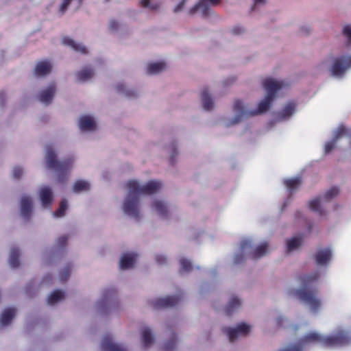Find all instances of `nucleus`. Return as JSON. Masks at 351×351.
I'll return each mask as SVG.
<instances>
[{
    "instance_id": "nucleus-10",
    "label": "nucleus",
    "mask_w": 351,
    "mask_h": 351,
    "mask_svg": "<svg viewBox=\"0 0 351 351\" xmlns=\"http://www.w3.org/2000/svg\"><path fill=\"white\" fill-rule=\"evenodd\" d=\"M219 1L220 0H200L198 3L190 9L189 13L191 14L199 13L204 16H207L211 12L210 8L217 5Z\"/></svg>"
},
{
    "instance_id": "nucleus-49",
    "label": "nucleus",
    "mask_w": 351,
    "mask_h": 351,
    "mask_svg": "<svg viewBox=\"0 0 351 351\" xmlns=\"http://www.w3.org/2000/svg\"><path fill=\"white\" fill-rule=\"evenodd\" d=\"M255 5H263L265 3L266 0H254Z\"/></svg>"
},
{
    "instance_id": "nucleus-24",
    "label": "nucleus",
    "mask_w": 351,
    "mask_h": 351,
    "mask_svg": "<svg viewBox=\"0 0 351 351\" xmlns=\"http://www.w3.org/2000/svg\"><path fill=\"white\" fill-rule=\"evenodd\" d=\"M52 68L53 64L50 61L43 60L36 64L34 72L37 76H45L51 73Z\"/></svg>"
},
{
    "instance_id": "nucleus-5",
    "label": "nucleus",
    "mask_w": 351,
    "mask_h": 351,
    "mask_svg": "<svg viewBox=\"0 0 351 351\" xmlns=\"http://www.w3.org/2000/svg\"><path fill=\"white\" fill-rule=\"evenodd\" d=\"M351 67V56L335 57L328 56L316 66L320 73L330 71L332 76L339 77Z\"/></svg>"
},
{
    "instance_id": "nucleus-14",
    "label": "nucleus",
    "mask_w": 351,
    "mask_h": 351,
    "mask_svg": "<svg viewBox=\"0 0 351 351\" xmlns=\"http://www.w3.org/2000/svg\"><path fill=\"white\" fill-rule=\"evenodd\" d=\"M167 68V62L164 60H160L149 62L146 66V71L150 75H157L166 71Z\"/></svg>"
},
{
    "instance_id": "nucleus-42",
    "label": "nucleus",
    "mask_w": 351,
    "mask_h": 351,
    "mask_svg": "<svg viewBox=\"0 0 351 351\" xmlns=\"http://www.w3.org/2000/svg\"><path fill=\"white\" fill-rule=\"evenodd\" d=\"M156 261L160 265H163L167 263V258L164 254H160L156 255Z\"/></svg>"
},
{
    "instance_id": "nucleus-6",
    "label": "nucleus",
    "mask_w": 351,
    "mask_h": 351,
    "mask_svg": "<svg viewBox=\"0 0 351 351\" xmlns=\"http://www.w3.org/2000/svg\"><path fill=\"white\" fill-rule=\"evenodd\" d=\"M269 252V247L267 243L264 242L254 247L252 241L250 238L243 239L240 245L239 253L234 256V263H239L242 261L243 256L251 258H260Z\"/></svg>"
},
{
    "instance_id": "nucleus-31",
    "label": "nucleus",
    "mask_w": 351,
    "mask_h": 351,
    "mask_svg": "<svg viewBox=\"0 0 351 351\" xmlns=\"http://www.w3.org/2000/svg\"><path fill=\"white\" fill-rule=\"evenodd\" d=\"M302 240L300 237H293L287 239L286 243V250L288 253L296 251L302 245Z\"/></svg>"
},
{
    "instance_id": "nucleus-43",
    "label": "nucleus",
    "mask_w": 351,
    "mask_h": 351,
    "mask_svg": "<svg viewBox=\"0 0 351 351\" xmlns=\"http://www.w3.org/2000/svg\"><path fill=\"white\" fill-rule=\"evenodd\" d=\"M120 23L115 20H111L109 23V27L112 31H116L119 29Z\"/></svg>"
},
{
    "instance_id": "nucleus-25",
    "label": "nucleus",
    "mask_w": 351,
    "mask_h": 351,
    "mask_svg": "<svg viewBox=\"0 0 351 351\" xmlns=\"http://www.w3.org/2000/svg\"><path fill=\"white\" fill-rule=\"evenodd\" d=\"M62 43L64 45L71 47L76 52L81 53L83 54L88 53V49L85 45H84L82 43H77L76 41H75L69 37H64L62 38Z\"/></svg>"
},
{
    "instance_id": "nucleus-18",
    "label": "nucleus",
    "mask_w": 351,
    "mask_h": 351,
    "mask_svg": "<svg viewBox=\"0 0 351 351\" xmlns=\"http://www.w3.org/2000/svg\"><path fill=\"white\" fill-rule=\"evenodd\" d=\"M296 111V104L294 101H289L278 113L276 119L284 121L289 119Z\"/></svg>"
},
{
    "instance_id": "nucleus-51",
    "label": "nucleus",
    "mask_w": 351,
    "mask_h": 351,
    "mask_svg": "<svg viewBox=\"0 0 351 351\" xmlns=\"http://www.w3.org/2000/svg\"><path fill=\"white\" fill-rule=\"evenodd\" d=\"M48 255H45L44 257H43V261L46 263H48L49 261H48Z\"/></svg>"
},
{
    "instance_id": "nucleus-19",
    "label": "nucleus",
    "mask_w": 351,
    "mask_h": 351,
    "mask_svg": "<svg viewBox=\"0 0 351 351\" xmlns=\"http://www.w3.org/2000/svg\"><path fill=\"white\" fill-rule=\"evenodd\" d=\"M178 302V299L175 296H165L152 300V304L155 308L170 307L176 305Z\"/></svg>"
},
{
    "instance_id": "nucleus-27",
    "label": "nucleus",
    "mask_w": 351,
    "mask_h": 351,
    "mask_svg": "<svg viewBox=\"0 0 351 351\" xmlns=\"http://www.w3.org/2000/svg\"><path fill=\"white\" fill-rule=\"evenodd\" d=\"M117 89L120 93L128 97H134L139 94V90L136 88L130 86L125 83L118 84Z\"/></svg>"
},
{
    "instance_id": "nucleus-7",
    "label": "nucleus",
    "mask_w": 351,
    "mask_h": 351,
    "mask_svg": "<svg viewBox=\"0 0 351 351\" xmlns=\"http://www.w3.org/2000/svg\"><path fill=\"white\" fill-rule=\"evenodd\" d=\"M338 194L339 189L337 187H332L322 197L312 199L309 203V207L319 215H323L325 213L323 208L324 204L337 196Z\"/></svg>"
},
{
    "instance_id": "nucleus-44",
    "label": "nucleus",
    "mask_w": 351,
    "mask_h": 351,
    "mask_svg": "<svg viewBox=\"0 0 351 351\" xmlns=\"http://www.w3.org/2000/svg\"><path fill=\"white\" fill-rule=\"evenodd\" d=\"M176 339L173 338L169 343L165 345V351H171L173 348L176 346Z\"/></svg>"
},
{
    "instance_id": "nucleus-15",
    "label": "nucleus",
    "mask_w": 351,
    "mask_h": 351,
    "mask_svg": "<svg viewBox=\"0 0 351 351\" xmlns=\"http://www.w3.org/2000/svg\"><path fill=\"white\" fill-rule=\"evenodd\" d=\"M39 198L42 206L44 208L49 207L53 199V195L51 189L47 186H43L38 191Z\"/></svg>"
},
{
    "instance_id": "nucleus-47",
    "label": "nucleus",
    "mask_w": 351,
    "mask_h": 351,
    "mask_svg": "<svg viewBox=\"0 0 351 351\" xmlns=\"http://www.w3.org/2000/svg\"><path fill=\"white\" fill-rule=\"evenodd\" d=\"M66 237L65 236H62V237H60V238H58V241H57V245L58 247H62L64 245V244L66 243Z\"/></svg>"
},
{
    "instance_id": "nucleus-40",
    "label": "nucleus",
    "mask_w": 351,
    "mask_h": 351,
    "mask_svg": "<svg viewBox=\"0 0 351 351\" xmlns=\"http://www.w3.org/2000/svg\"><path fill=\"white\" fill-rule=\"evenodd\" d=\"M141 4L142 7L151 10H155L158 8V4L152 0H141Z\"/></svg>"
},
{
    "instance_id": "nucleus-3",
    "label": "nucleus",
    "mask_w": 351,
    "mask_h": 351,
    "mask_svg": "<svg viewBox=\"0 0 351 351\" xmlns=\"http://www.w3.org/2000/svg\"><path fill=\"white\" fill-rule=\"evenodd\" d=\"M320 276L318 271L311 274H303L298 278L301 289H296L293 287L287 289V294L300 300L313 313L317 312L322 307L321 300L311 291L307 290V287L316 282Z\"/></svg>"
},
{
    "instance_id": "nucleus-34",
    "label": "nucleus",
    "mask_w": 351,
    "mask_h": 351,
    "mask_svg": "<svg viewBox=\"0 0 351 351\" xmlns=\"http://www.w3.org/2000/svg\"><path fill=\"white\" fill-rule=\"evenodd\" d=\"M90 189V184L84 180L76 181L73 184V191L75 193H82L88 191Z\"/></svg>"
},
{
    "instance_id": "nucleus-13",
    "label": "nucleus",
    "mask_w": 351,
    "mask_h": 351,
    "mask_svg": "<svg viewBox=\"0 0 351 351\" xmlns=\"http://www.w3.org/2000/svg\"><path fill=\"white\" fill-rule=\"evenodd\" d=\"M114 304V292L107 291L103 293L101 299L97 302V308L104 313H107L108 309Z\"/></svg>"
},
{
    "instance_id": "nucleus-39",
    "label": "nucleus",
    "mask_w": 351,
    "mask_h": 351,
    "mask_svg": "<svg viewBox=\"0 0 351 351\" xmlns=\"http://www.w3.org/2000/svg\"><path fill=\"white\" fill-rule=\"evenodd\" d=\"M68 207L67 202L65 200H63L60 202V207L58 210L54 213V216L56 217H61L64 215L65 211L66 210Z\"/></svg>"
},
{
    "instance_id": "nucleus-23",
    "label": "nucleus",
    "mask_w": 351,
    "mask_h": 351,
    "mask_svg": "<svg viewBox=\"0 0 351 351\" xmlns=\"http://www.w3.org/2000/svg\"><path fill=\"white\" fill-rule=\"evenodd\" d=\"M21 215L27 219L30 217L32 210V199L27 195L22 196L21 199Z\"/></svg>"
},
{
    "instance_id": "nucleus-41",
    "label": "nucleus",
    "mask_w": 351,
    "mask_h": 351,
    "mask_svg": "<svg viewBox=\"0 0 351 351\" xmlns=\"http://www.w3.org/2000/svg\"><path fill=\"white\" fill-rule=\"evenodd\" d=\"M24 173V169L21 167H15L12 170V176L16 179H19Z\"/></svg>"
},
{
    "instance_id": "nucleus-4",
    "label": "nucleus",
    "mask_w": 351,
    "mask_h": 351,
    "mask_svg": "<svg viewBox=\"0 0 351 351\" xmlns=\"http://www.w3.org/2000/svg\"><path fill=\"white\" fill-rule=\"evenodd\" d=\"M56 151L53 146L46 147L45 163L47 168L54 170L58 174V182H62L68 177L69 173L74 167V157L68 158L62 161L56 159Z\"/></svg>"
},
{
    "instance_id": "nucleus-21",
    "label": "nucleus",
    "mask_w": 351,
    "mask_h": 351,
    "mask_svg": "<svg viewBox=\"0 0 351 351\" xmlns=\"http://www.w3.org/2000/svg\"><path fill=\"white\" fill-rule=\"evenodd\" d=\"M331 257L332 252L329 248H322L317 250L315 254V261L318 265L325 266L329 263Z\"/></svg>"
},
{
    "instance_id": "nucleus-46",
    "label": "nucleus",
    "mask_w": 351,
    "mask_h": 351,
    "mask_svg": "<svg viewBox=\"0 0 351 351\" xmlns=\"http://www.w3.org/2000/svg\"><path fill=\"white\" fill-rule=\"evenodd\" d=\"M187 0H182L180 3H178L175 8H174V12H180L183 7L184 6Z\"/></svg>"
},
{
    "instance_id": "nucleus-22",
    "label": "nucleus",
    "mask_w": 351,
    "mask_h": 351,
    "mask_svg": "<svg viewBox=\"0 0 351 351\" xmlns=\"http://www.w3.org/2000/svg\"><path fill=\"white\" fill-rule=\"evenodd\" d=\"M201 104L206 111L212 110L215 106V101L208 88H204L201 93Z\"/></svg>"
},
{
    "instance_id": "nucleus-37",
    "label": "nucleus",
    "mask_w": 351,
    "mask_h": 351,
    "mask_svg": "<svg viewBox=\"0 0 351 351\" xmlns=\"http://www.w3.org/2000/svg\"><path fill=\"white\" fill-rule=\"evenodd\" d=\"M180 270L182 272H189L192 269V264L189 260L186 258L180 259Z\"/></svg>"
},
{
    "instance_id": "nucleus-36",
    "label": "nucleus",
    "mask_w": 351,
    "mask_h": 351,
    "mask_svg": "<svg viewBox=\"0 0 351 351\" xmlns=\"http://www.w3.org/2000/svg\"><path fill=\"white\" fill-rule=\"evenodd\" d=\"M285 184L287 189L292 192L300 185L301 181L299 177L287 179L285 180Z\"/></svg>"
},
{
    "instance_id": "nucleus-12",
    "label": "nucleus",
    "mask_w": 351,
    "mask_h": 351,
    "mask_svg": "<svg viewBox=\"0 0 351 351\" xmlns=\"http://www.w3.org/2000/svg\"><path fill=\"white\" fill-rule=\"evenodd\" d=\"M350 135L349 132L343 126H339L333 132V136L331 141H328L325 145V152L329 153L334 147L337 141L343 137H348Z\"/></svg>"
},
{
    "instance_id": "nucleus-2",
    "label": "nucleus",
    "mask_w": 351,
    "mask_h": 351,
    "mask_svg": "<svg viewBox=\"0 0 351 351\" xmlns=\"http://www.w3.org/2000/svg\"><path fill=\"white\" fill-rule=\"evenodd\" d=\"M162 188V183L158 180H150L141 183L136 180H130L127 183L128 193L125 196L121 208L125 215L135 219L142 216L139 196L152 195Z\"/></svg>"
},
{
    "instance_id": "nucleus-32",
    "label": "nucleus",
    "mask_w": 351,
    "mask_h": 351,
    "mask_svg": "<svg viewBox=\"0 0 351 351\" xmlns=\"http://www.w3.org/2000/svg\"><path fill=\"white\" fill-rule=\"evenodd\" d=\"M242 302L240 298L237 296H233L231 298L228 304L225 308V311L228 314H231L234 312L237 309H239L241 306Z\"/></svg>"
},
{
    "instance_id": "nucleus-35",
    "label": "nucleus",
    "mask_w": 351,
    "mask_h": 351,
    "mask_svg": "<svg viewBox=\"0 0 351 351\" xmlns=\"http://www.w3.org/2000/svg\"><path fill=\"white\" fill-rule=\"evenodd\" d=\"M19 250L16 247H13L10 250L9 257V264L11 267L16 268L19 265Z\"/></svg>"
},
{
    "instance_id": "nucleus-50",
    "label": "nucleus",
    "mask_w": 351,
    "mask_h": 351,
    "mask_svg": "<svg viewBox=\"0 0 351 351\" xmlns=\"http://www.w3.org/2000/svg\"><path fill=\"white\" fill-rule=\"evenodd\" d=\"M282 320H284V317H282V316H280L276 319L277 324H279V325H281L282 322Z\"/></svg>"
},
{
    "instance_id": "nucleus-16",
    "label": "nucleus",
    "mask_w": 351,
    "mask_h": 351,
    "mask_svg": "<svg viewBox=\"0 0 351 351\" xmlns=\"http://www.w3.org/2000/svg\"><path fill=\"white\" fill-rule=\"evenodd\" d=\"M137 254L130 252L123 254L120 258V267L121 269H128L135 265L137 260Z\"/></svg>"
},
{
    "instance_id": "nucleus-8",
    "label": "nucleus",
    "mask_w": 351,
    "mask_h": 351,
    "mask_svg": "<svg viewBox=\"0 0 351 351\" xmlns=\"http://www.w3.org/2000/svg\"><path fill=\"white\" fill-rule=\"evenodd\" d=\"M150 209L154 215L162 219L167 218L171 210L170 205L161 197H156L152 200Z\"/></svg>"
},
{
    "instance_id": "nucleus-26",
    "label": "nucleus",
    "mask_w": 351,
    "mask_h": 351,
    "mask_svg": "<svg viewBox=\"0 0 351 351\" xmlns=\"http://www.w3.org/2000/svg\"><path fill=\"white\" fill-rule=\"evenodd\" d=\"M83 0H62L58 8L60 14H64L68 8L71 7L74 10H78L82 5Z\"/></svg>"
},
{
    "instance_id": "nucleus-17",
    "label": "nucleus",
    "mask_w": 351,
    "mask_h": 351,
    "mask_svg": "<svg viewBox=\"0 0 351 351\" xmlns=\"http://www.w3.org/2000/svg\"><path fill=\"white\" fill-rule=\"evenodd\" d=\"M101 349L102 351H127L123 346L116 343L111 336L103 338Z\"/></svg>"
},
{
    "instance_id": "nucleus-30",
    "label": "nucleus",
    "mask_w": 351,
    "mask_h": 351,
    "mask_svg": "<svg viewBox=\"0 0 351 351\" xmlns=\"http://www.w3.org/2000/svg\"><path fill=\"white\" fill-rule=\"evenodd\" d=\"M16 315V310L13 308L5 309L0 317V324L1 326H8Z\"/></svg>"
},
{
    "instance_id": "nucleus-20",
    "label": "nucleus",
    "mask_w": 351,
    "mask_h": 351,
    "mask_svg": "<svg viewBox=\"0 0 351 351\" xmlns=\"http://www.w3.org/2000/svg\"><path fill=\"white\" fill-rule=\"evenodd\" d=\"M55 93L56 85L52 83L40 91L38 95V99L40 102L48 104L52 101Z\"/></svg>"
},
{
    "instance_id": "nucleus-28",
    "label": "nucleus",
    "mask_w": 351,
    "mask_h": 351,
    "mask_svg": "<svg viewBox=\"0 0 351 351\" xmlns=\"http://www.w3.org/2000/svg\"><path fill=\"white\" fill-rule=\"evenodd\" d=\"M95 75L94 70L90 66H85L75 73L76 80L84 82L90 80Z\"/></svg>"
},
{
    "instance_id": "nucleus-33",
    "label": "nucleus",
    "mask_w": 351,
    "mask_h": 351,
    "mask_svg": "<svg viewBox=\"0 0 351 351\" xmlns=\"http://www.w3.org/2000/svg\"><path fill=\"white\" fill-rule=\"evenodd\" d=\"M65 298V294L60 290L53 291L47 298V304L49 305H55L62 301Z\"/></svg>"
},
{
    "instance_id": "nucleus-11",
    "label": "nucleus",
    "mask_w": 351,
    "mask_h": 351,
    "mask_svg": "<svg viewBox=\"0 0 351 351\" xmlns=\"http://www.w3.org/2000/svg\"><path fill=\"white\" fill-rule=\"evenodd\" d=\"M78 125L82 132H93L97 127V120L90 114H84L79 119Z\"/></svg>"
},
{
    "instance_id": "nucleus-38",
    "label": "nucleus",
    "mask_w": 351,
    "mask_h": 351,
    "mask_svg": "<svg viewBox=\"0 0 351 351\" xmlns=\"http://www.w3.org/2000/svg\"><path fill=\"white\" fill-rule=\"evenodd\" d=\"M342 34L346 39L347 45L351 47V25H345L342 28Z\"/></svg>"
},
{
    "instance_id": "nucleus-45",
    "label": "nucleus",
    "mask_w": 351,
    "mask_h": 351,
    "mask_svg": "<svg viewBox=\"0 0 351 351\" xmlns=\"http://www.w3.org/2000/svg\"><path fill=\"white\" fill-rule=\"evenodd\" d=\"M70 274V269L69 267H66L63 271L60 274V278L62 280H66Z\"/></svg>"
},
{
    "instance_id": "nucleus-29",
    "label": "nucleus",
    "mask_w": 351,
    "mask_h": 351,
    "mask_svg": "<svg viewBox=\"0 0 351 351\" xmlns=\"http://www.w3.org/2000/svg\"><path fill=\"white\" fill-rule=\"evenodd\" d=\"M141 342L145 348L149 347L154 342V337L151 329L147 326L141 328Z\"/></svg>"
},
{
    "instance_id": "nucleus-1",
    "label": "nucleus",
    "mask_w": 351,
    "mask_h": 351,
    "mask_svg": "<svg viewBox=\"0 0 351 351\" xmlns=\"http://www.w3.org/2000/svg\"><path fill=\"white\" fill-rule=\"evenodd\" d=\"M287 86L288 84L282 80L271 77L265 79L263 82V86L266 90V95L258 103L257 107L253 108L241 99L234 100L232 104L234 117L227 119L225 125L227 127H230L239 123L245 119L267 111L274 99L276 94Z\"/></svg>"
},
{
    "instance_id": "nucleus-9",
    "label": "nucleus",
    "mask_w": 351,
    "mask_h": 351,
    "mask_svg": "<svg viewBox=\"0 0 351 351\" xmlns=\"http://www.w3.org/2000/svg\"><path fill=\"white\" fill-rule=\"evenodd\" d=\"M252 326L250 324L242 322L234 328H225L223 332L228 337L230 341H233L239 337L247 335L250 332Z\"/></svg>"
},
{
    "instance_id": "nucleus-48",
    "label": "nucleus",
    "mask_w": 351,
    "mask_h": 351,
    "mask_svg": "<svg viewBox=\"0 0 351 351\" xmlns=\"http://www.w3.org/2000/svg\"><path fill=\"white\" fill-rule=\"evenodd\" d=\"M235 81H236V77H231L227 79L224 82L226 84H233Z\"/></svg>"
}]
</instances>
